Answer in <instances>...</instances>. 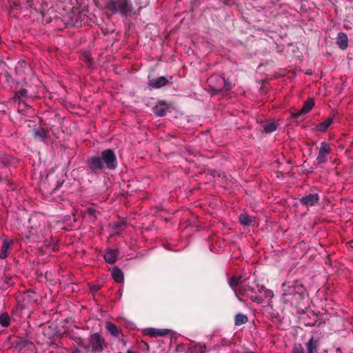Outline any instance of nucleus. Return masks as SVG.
<instances>
[{
	"instance_id": "7ed1b4c3",
	"label": "nucleus",
	"mask_w": 353,
	"mask_h": 353,
	"mask_svg": "<svg viewBox=\"0 0 353 353\" xmlns=\"http://www.w3.org/2000/svg\"><path fill=\"white\" fill-rule=\"evenodd\" d=\"M262 290H264V286H260L256 282H252L251 283L241 284L239 288V293L248 296L254 302L261 303L263 301V299L262 296H258L257 292L261 293Z\"/></svg>"
},
{
	"instance_id": "b1692460",
	"label": "nucleus",
	"mask_w": 353,
	"mask_h": 353,
	"mask_svg": "<svg viewBox=\"0 0 353 353\" xmlns=\"http://www.w3.org/2000/svg\"><path fill=\"white\" fill-rule=\"evenodd\" d=\"M248 321V318L246 315L241 314V313H239V314H236L235 318H234L235 325L239 326V325H241L243 324H245Z\"/></svg>"
},
{
	"instance_id": "20e7f679",
	"label": "nucleus",
	"mask_w": 353,
	"mask_h": 353,
	"mask_svg": "<svg viewBox=\"0 0 353 353\" xmlns=\"http://www.w3.org/2000/svg\"><path fill=\"white\" fill-rule=\"evenodd\" d=\"M106 9L112 14L120 13L127 17L131 14L133 8L128 0H111L106 6Z\"/></svg>"
},
{
	"instance_id": "6e6552de",
	"label": "nucleus",
	"mask_w": 353,
	"mask_h": 353,
	"mask_svg": "<svg viewBox=\"0 0 353 353\" xmlns=\"http://www.w3.org/2000/svg\"><path fill=\"white\" fill-rule=\"evenodd\" d=\"M314 106V99L312 98L307 99V100L305 101L302 108L299 111L292 113V118L294 119H298L301 117H303L305 114L310 112Z\"/></svg>"
},
{
	"instance_id": "a878e982",
	"label": "nucleus",
	"mask_w": 353,
	"mask_h": 353,
	"mask_svg": "<svg viewBox=\"0 0 353 353\" xmlns=\"http://www.w3.org/2000/svg\"><path fill=\"white\" fill-rule=\"evenodd\" d=\"M263 130L266 133H271L277 128V124L274 122H269L263 125Z\"/></svg>"
},
{
	"instance_id": "6ab92c4d",
	"label": "nucleus",
	"mask_w": 353,
	"mask_h": 353,
	"mask_svg": "<svg viewBox=\"0 0 353 353\" xmlns=\"http://www.w3.org/2000/svg\"><path fill=\"white\" fill-rule=\"evenodd\" d=\"M34 137L41 141H45L48 136V132L44 128L39 127L33 130Z\"/></svg>"
},
{
	"instance_id": "e433bc0d",
	"label": "nucleus",
	"mask_w": 353,
	"mask_h": 353,
	"mask_svg": "<svg viewBox=\"0 0 353 353\" xmlns=\"http://www.w3.org/2000/svg\"><path fill=\"white\" fill-rule=\"evenodd\" d=\"M244 353H257V352H253V351H248V352H245Z\"/></svg>"
},
{
	"instance_id": "4c0bfd02",
	"label": "nucleus",
	"mask_w": 353,
	"mask_h": 353,
	"mask_svg": "<svg viewBox=\"0 0 353 353\" xmlns=\"http://www.w3.org/2000/svg\"><path fill=\"white\" fill-rule=\"evenodd\" d=\"M123 344L125 345V341H123Z\"/></svg>"
},
{
	"instance_id": "9d476101",
	"label": "nucleus",
	"mask_w": 353,
	"mask_h": 353,
	"mask_svg": "<svg viewBox=\"0 0 353 353\" xmlns=\"http://www.w3.org/2000/svg\"><path fill=\"white\" fill-rule=\"evenodd\" d=\"M170 107V105L166 103L165 101H161L153 108L152 111L157 117H162L165 116Z\"/></svg>"
},
{
	"instance_id": "f257e3e1",
	"label": "nucleus",
	"mask_w": 353,
	"mask_h": 353,
	"mask_svg": "<svg viewBox=\"0 0 353 353\" xmlns=\"http://www.w3.org/2000/svg\"><path fill=\"white\" fill-rule=\"evenodd\" d=\"M304 288L302 284L295 281L290 285L287 283L283 284L282 299L285 303L293 304L294 298L302 299Z\"/></svg>"
},
{
	"instance_id": "2eb2a0df",
	"label": "nucleus",
	"mask_w": 353,
	"mask_h": 353,
	"mask_svg": "<svg viewBox=\"0 0 353 353\" xmlns=\"http://www.w3.org/2000/svg\"><path fill=\"white\" fill-rule=\"evenodd\" d=\"M118 254L119 252L117 250H108L104 254V260L108 263L112 264L116 262Z\"/></svg>"
},
{
	"instance_id": "0eeeda50",
	"label": "nucleus",
	"mask_w": 353,
	"mask_h": 353,
	"mask_svg": "<svg viewBox=\"0 0 353 353\" xmlns=\"http://www.w3.org/2000/svg\"><path fill=\"white\" fill-rule=\"evenodd\" d=\"M102 160L108 169L114 170L117 165V159L114 153L110 149L105 150L102 152Z\"/></svg>"
},
{
	"instance_id": "c9c22d12",
	"label": "nucleus",
	"mask_w": 353,
	"mask_h": 353,
	"mask_svg": "<svg viewBox=\"0 0 353 353\" xmlns=\"http://www.w3.org/2000/svg\"><path fill=\"white\" fill-rule=\"evenodd\" d=\"M126 353H135V352L131 350H128Z\"/></svg>"
},
{
	"instance_id": "7c9ffc66",
	"label": "nucleus",
	"mask_w": 353,
	"mask_h": 353,
	"mask_svg": "<svg viewBox=\"0 0 353 353\" xmlns=\"http://www.w3.org/2000/svg\"><path fill=\"white\" fill-rule=\"evenodd\" d=\"M262 291H264V296L265 298H272L274 296V293L271 290L265 289L264 287V290H262Z\"/></svg>"
},
{
	"instance_id": "1a4fd4ad",
	"label": "nucleus",
	"mask_w": 353,
	"mask_h": 353,
	"mask_svg": "<svg viewBox=\"0 0 353 353\" xmlns=\"http://www.w3.org/2000/svg\"><path fill=\"white\" fill-rule=\"evenodd\" d=\"M319 199L320 197L318 194H309L305 196L301 197L299 199V202L301 205L305 206H314L319 202Z\"/></svg>"
},
{
	"instance_id": "c85d7f7f",
	"label": "nucleus",
	"mask_w": 353,
	"mask_h": 353,
	"mask_svg": "<svg viewBox=\"0 0 353 353\" xmlns=\"http://www.w3.org/2000/svg\"><path fill=\"white\" fill-rule=\"evenodd\" d=\"M240 277L232 276L229 280V285L231 288H235L240 283Z\"/></svg>"
},
{
	"instance_id": "473e14b6",
	"label": "nucleus",
	"mask_w": 353,
	"mask_h": 353,
	"mask_svg": "<svg viewBox=\"0 0 353 353\" xmlns=\"http://www.w3.org/2000/svg\"><path fill=\"white\" fill-rule=\"evenodd\" d=\"M28 343L25 340H20L17 345L20 347V348H23V347H25L26 345H27Z\"/></svg>"
},
{
	"instance_id": "9b49d317",
	"label": "nucleus",
	"mask_w": 353,
	"mask_h": 353,
	"mask_svg": "<svg viewBox=\"0 0 353 353\" xmlns=\"http://www.w3.org/2000/svg\"><path fill=\"white\" fill-rule=\"evenodd\" d=\"M12 241L6 238L3 241V244L0 251V259H4L10 254V248L12 245Z\"/></svg>"
},
{
	"instance_id": "f704fd0d",
	"label": "nucleus",
	"mask_w": 353,
	"mask_h": 353,
	"mask_svg": "<svg viewBox=\"0 0 353 353\" xmlns=\"http://www.w3.org/2000/svg\"><path fill=\"white\" fill-rule=\"evenodd\" d=\"M72 353H81L80 350L77 348L72 350Z\"/></svg>"
},
{
	"instance_id": "cd10ccee",
	"label": "nucleus",
	"mask_w": 353,
	"mask_h": 353,
	"mask_svg": "<svg viewBox=\"0 0 353 353\" xmlns=\"http://www.w3.org/2000/svg\"><path fill=\"white\" fill-rule=\"evenodd\" d=\"M27 90L26 89H21L19 91L17 92L14 97L18 99L19 101H23V99L27 96Z\"/></svg>"
},
{
	"instance_id": "72a5a7b5",
	"label": "nucleus",
	"mask_w": 353,
	"mask_h": 353,
	"mask_svg": "<svg viewBox=\"0 0 353 353\" xmlns=\"http://www.w3.org/2000/svg\"><path fill=\"white\" fill-rule=\"evenodd\" d=\"M97 231L98 232L99 234L101 235L102 234L103 231V226L101 222H99L97 224Z\"/></svg>"
},
{
	"instance_id": "a211bd4d",
	"label": "nucleus",
	"mask_w": 353,
	"mask_h": 353,
	"mask_svg": "<svg viewBox=\"0 0 353 353\" xmlns=\"http://www.w3.org/2000/svg\"><path fill=\"white\" fill-rule=\"evenodd\" d=\"M336 43L341 49H346L348 46V40L346 34L341 32H339L336 37Z\"/></svg>"
},
{
	"instance_id": "4468645a",
	"label": "nucleus",
	"mask_w": 353,
	"mask_h": 353,
	"mask_svg": "<svg viewBox=\"0 0 353 353\" xmlns=\"http://www.w3.org/2000/svg\"><path fill=\"white\" fill-rule=\"evenodd\" d=\"M319 345V339L312 337L305 344L306 353H317Z\"/></svg>"
},
{
	"instance_id": "f3484780",
	"label": "nucleus",
	"mask_w": 353,
	"mask_h": 353,
	"mask_svg": "<svg viewBox=\"0 0 353 353\" xmlns=\"http://www.w3.org/2000/svg\"><path fill=\"white\" fill-rule=\"evenodd\" d=\"M127 225V223L123 220H120L112 225V232L114 234H119L124 230Z\"/></svg>"
},
{
	"instance_id": "aec40b11",
	"label": "nucleus",
	"mask_w": 353,
	"mask_h": 353,
	"mask_svg": "<svg viewBox=\"0 0 353 353\" xmlns=\"http://www.w3.org/2000/svg\"><path fill=\"white\" fill-rule=\"evenodd\" d=\"M112 276L117 283H121L124 280L123 273L121 269L114 267L112 270Z\"/></svg>"
},
{
	"instance_id": "ddd939ff",
	"label": "nucleus",
	"mask_w": 353,
	"mask_h": 353,
	"mask_svg": "<svg viewBox=\"0 0 353 353\" xmlns=\"http://www.w3.org/2000/svg\"><path fill=\"white\" fill-rule=\"evenodd\" d=\"M168 330H157L155 328H147L143 330V333L145 335L151 337L163 336L169 333Z\"/></svg>"
},
{
	"instance_id": "423d86ee",
	"label": "nucleus",
	"mask_w": 353,
	"mask_h": 353,
	"mask_svg": "<svg viewBox=\"0 0 353 353\" xmlns=\"http://www.w3.org/2000/svg\"><path fill=\"white\" fill-rule=\"evenodd\" d=\"M332 152L330 145L327 142L321 143L318 155L316 158L317 164H323L327 161V157Z\"/></svg>"
},
{
	"instance_id": "f8f14e48",
	"label": "nucleus",
	"mask_w": 353,
	"mask_h": 353,
	"mask_svg": "<svg viewBox=\"0 0 353 353\" xmlns=\"http://www.w3.org/2000/svg\"><path fill=\"white\" fill-rule=\"evenodd\" d=\"M169 83L168 80L165 77H159L157 79L149 80L148 85L152 88L159 89Z\"/></svg>"
},
{
	"instance_id": "393cba45",
	"label": "nucleus",
	"mask_w": 353,
	"mask_h": 353,
	"mask_svg": "<svg viewBox=\"0 0 353 353\" xmlns=\"http://www.w3.org/2000/svg\"><path fill=\"white\" fill-rule=\"evenodd\" d=\"M90 221H94L98 220L99 217L101 216V212L94 208L90 207Z\"/></svg>"
},
{
	"instance_id": "412c9836",
	"label": "nucleus",
	"mask_w": 353,
	"mask_h": 353,
	"mask_svg": "<svg viewBox=\"0 0 353 353\" xmlns=\"http://www.w3.org/2000/svg\"><path fill=\"white\" fill-rule=\"evenodd\" d=\"M92 168L94 170H101L103 168V160L99 157H93L90 159Z\"/></svg>"
},
{
	"instance_id": "f03ea898",
	"label": "nucleus",
	"mask_w": 353,
	"mask_h": 353,
	"mask_svg": "<svg viewBox=\"0 0 353 353\" xmlns=\"http://www.w3.org/2000/svg\"><path fill=\"white\" fill-rule=\"evenodd\" d=\"M207 84L208 87L214 92V94H217L221 92H228L232 89V83L225 80L223 76L214 74L207 79Z\"/></svg>"
},
{
	"instance_id": "2f4dec72",
	"label": "nucleus",
	"mask_w": 353,
	"mask_h": 353,
	"mask_svg": "<svg viewBox=\"0 0 353 353\" xmlns=\"http://www.w3.org/2000/svg\"><path fill=\"white\" fill-rule=\"evenodd\" d=\"M100 288L99 285H90V292H97Z\"/></svg>"
},
{
	"instance_id": "bb28decb",
	"label": "nucleus",
	"mask_w": 353,
	"mask_h": 353,
	"mask_svg": "<svg viewBox=\"0 0 353 353\" xmlns=\"http://www.w3.org/2000/svg\"><path fill=\"white\" fill-rule=\"evenodd\" d=\"M10 320L8 314L7 313H3L0 316V324L6 327L10 325Z\"/></svg>"
},
{
	"instance_id": "c756f323",
	"label": "nucleus",
	"mask_w": 353,
	"mask_h": 353,
	"mask_svg": "<svg viewBox=\"0 0 353 353\" xmlns=\"http://www.w3.org/2000/svg\"><path fill=\"white\" fill-rule=\"evenodd\" d=\"M290 353H305L303 347L301 344L296 343L292 347V350Z\"/></svg>"
},
{
	"instance_id": "39448f33",
	"label": "nucleus",
	"mask_w": 353,
	"mask_h": 353,
	"mask_svg": "<svg viewBox=\"0 0 353 353\" xmlns=\"http://www.w3.org/2000/svg\"><path fill=\"white\" fill-rule=\"evenodd\" d=\"M90 343L91 344L92 351L94 352H101L107 347L104 339L98 333L91 335Z\"/></svg>"
},
{
	"instance_id": "dca6fc26",
	"label": "nucleus",
	"mask_w": 353,
	"mask_h": 353,
	"mask_svg": "<svg viewBox=\"0 0 353 353\" xmlns=\"http://www.w3.org/2000/svg\"><path fill=\"white\" fill-rule=\"evenodd\" d=\"M333 123V117H330L327 119H326L324 121L317 124L314 130L316 131L325 132L327 131V128L331 125V124Z\"/></svg>"
},
{
	"instance_id": "4be33fe9",
	"label": "nucleus",
	"mask_w": 353,
	"mask_h": 353,
	"mask_svg": "<svg viewBox=\"0 0 353 353\" xmlns=\"http://www.w3.org/2000/svg\"><path fill=\"white\" fill-rule=\"evenodd\" d=\"M106 329L112 336L116 337L119 336L121 333V330L115 324L110 322L107 323Z\"/></svg>"
},
{
	"instance_id": "5701e85b",
	"label": "nucleus",
	"mask_w": 353,
	"mask_h": 353,
	"mask_svg": "<svg viewBox=\"0 0 353 353\" xmlns=\"http://www.w3.org/2000/svg\"><path fill=\"white\" fill-rule=\"evenodd\" d=\"M239 221L241 225L246 226L250 225L252 223V219L251 216L245 213L241 214L239 216Z\"/></svg>"
}]
</instances>
